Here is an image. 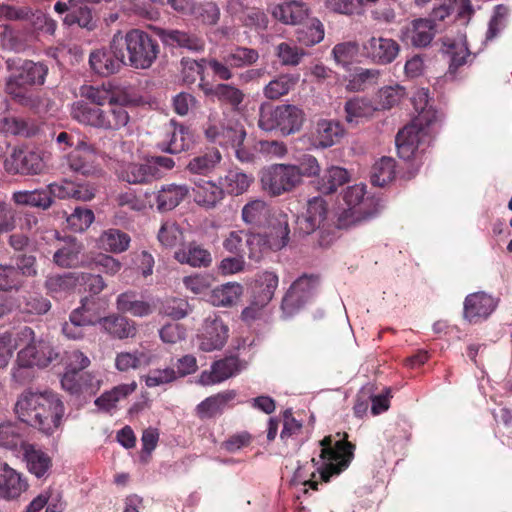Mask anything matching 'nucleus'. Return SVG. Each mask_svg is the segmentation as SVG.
<instances>
[{"label": "nucleus", "instance_id": "f257e3e1", "mask_svg": "<svg viewBox=\"0 0 512 512\" xmlns=\"http://www.w3.org/2000/svg\"><path fill=\"white\" fill-rule=\"evenodd\" d=\"M18 419L45 435H53L65 413L64 404L52 391H23L14 407Z\"/></svg>", "mask_w": 512, "mask_h": 512}, {"label": "nucleus", "instance_id": "f03ea898", "mask_svg": "<svg viewBox=\"0 0 512 512\" xmlns=\"http://www.w3.org/2000/svg\"><path fill=\"white\" fill-rule=\"evenodd\" d=\"M10 76L6 82V92L22 104H27L30 97L27 95V87L42 85L48 73V67L43 63H35L20 58L6 60Z\"/></svg>", "mask_w": 512, "mask_h": 512}, {"label": "nucleus", "instance_id": "7ed1b4c3", "mask_svg": "<svg viewBox=\"0 0 512 512\" xmlns=\"http://www.w3.org/2000/svg\"><path fill=\"white\" fill-rule=\"evenodd\" d=\"M123 52H127L126 65L137 70L149 69L157 60L160 47L155 39L141 29H131L125 34L116 32Z\"/></svg>", "mask_w": 512, "mask_h": 512}, {"label": "nucleus", "instance_id": "20e7f679", "mask_svg": "<svg viewBox=\"0 0 512 512\" xmlns=\"http://www.w3.org/2000/svg\"><path fill=\"white\" fill-rule=\"evenodd\" d=\"M306 121L304 110L294 104H280L273 108L260 107L258 126L266 132L277 131L282 136L298 133Z\"/></svg>", "mask_w": 512, "mask_h": 512}, {"label": "nucleus", "instance_id": "39448f33", "mask_svg": "<svg viewBox=\"0 0 512 512\" xmlns=\"http://www.w3.org/2000/svg\"><path fill=\"white\" fill-rule=\"evenodd\" d=\"M319 444L323 464L317 468V472L322 481L328 482L332 475L339 474L349 466L355 446L346 440H339L333 445L331 436L324 437Z\"/></svg>", "mask_w": 512, "mask_h": 512}, {"label": "nucleus", "instance_id": "423d86ee", "mask_svg": "<svg viewBox=\"0 0 512 512\" xmlns=\"http://www.w3.org/2000/svg\"><path fill=\"white\" fill-rule=\"evenodd\" d=\"M365 186L354 185L349 187L344 194L347 208L339 215L338 226L349 228L356 226L370 218L377 212L374 200L365 198Z\"/></svg>", "mask_w": 512, "mask_h": 512}, {"label": "nucleus", "instance_id": "0eeeda50", "mask_svg": "<svg viewBox=\"0 0 512 512\" xmlns=\"http://www.w3.org/2000/svg\"><path fill=\"white\" fill-rule=\"evenodd\" d=\"M258 59L259 53L256 49L245 46H233L223 52L221 59L202 58V61L207 62L215 77L222 81H228L233 78V69L252 66Z\"/></svg>", "mask_w": 512, "mask_h": 512}, {"label": "nucleus", "instance_id": "6e6552de", "mask_svg": "<svg viewBox=\"0 0 512 512\" xmlns=\"http://www.w3.org/2000/svg\"><path fill=\"white\" fill-rule=\"evenodd\" d=\"M261 183L263 189L271 196L289 193L301 184L294 164L271 165L263 171Z\"/></svg>", "mask_w": 512, "mask_h": 512}, {"label": "nucleus", "instance_id": "1a4fd4ad", "mask_svg": "<svg viewBox=\"0 0 512 512\" xmlns=\"http://www.w3.org/2000/svg\"><path fill=\"white\" fill-rule=\"evenodd\" d=\"M89 64L92 70L101 76H110L126 65V54L119 44L116 33L113 35L108 49L91 52Z\"/></svg>", "mask_w": 512, "mask_h": 512}, {"label": "nucleus", "instance_id": "9d476101", "mask_svg": "<svg viewBox=\"0 0 512 512\" xmlns=\"http://www.w3.org/2000/svg\"><path fill=\"white\" fill-rule=\"evenodd\" d=\"M319 279L313 275H303L295 280L282 300V310L287 316L298 312L314 295Z\"/></svg>", "mask_w": 512, "mask_h": 512}, {"label": "nucleus", "instance_id": "9b49d317", "mask_svg": "<svg viewBox=\"0 0 512 512\" xmlns=\"http://www.w3.org/2000/svg\"><path fill=\"white\" fill-rule=\"evenodd\" d=\"M319 279L313 275H303L295 280L282 300V310L287 316L298 312L314 295Z\"/></svg>", "mask_w": 512, "mask_h": 512}, {"label": "nucleus", "instance_id": "f8f14e48", "mask_svg": "<svg viewBox=\"0 0 512 512\" xmlns=\"http://www.w3.org/2000/svg\"><path fill=\"white\" fill-rule=\"evenodd\" d=\"M68 167L83 176H96L102 172L97 151L86 140L77 138L75 148L66 156Z\"/></svg>", "mask_w": 512, "mask_h": 512}, {"label": "nucleus", "instance_id": "ddd939ff", "mask_svg": "<svg viewBox=\"0 0 512 512\" xmlns=\"http://www.w3.org/2000/svg\"><path fill=\"white\" fill-rule=\"evenodd\" d=\"M425 117L427 114L415 117L410 124L397 133L395 143L400 158L410 160L416 155L419 144L426 135V129L430 127L425 125L423 121L427 119Z\"/></svg>", "mask_w": 512, "mask_h": 512}, {"label": "nucleus", "instance_id": "4468645a", "mask_svg": "<svg viewBox=\"0 0 512 512\" xmlns=\"http://www.w3.org/2000/svg\"><path fill=\"white\" fill-rule=\"evenodd\" d=\"M19 21L29 24L37 30L54 32L55 22L48 18L41 10L33 9L29 6L20 5H0V20Z\"/></svg>", "mask_w": 512, "mask_h": 512}, {"label": "nucleus", "instance_id": "2eb2a0df", "mask_svg": "<svg viewBox=\"0 0 512 512\" xmlns=\"http://www.w3.org/2000/svg\"><path fill=\"white\" fill-rule=\"evenodd\" d=\"M400 52L399 43L383 36L372 35L362 43V53L371 62L378 65L392 63Z\"/></svg>", "mask_w": 512, "mask_h": 512}, {"label": "nucleus", "instance_id": "dca6fc26", "mask_svg": "<svg viewBox=\"0 0 512 512\" xmlns=\"http://www.w3.org/2000/svg\"><path fill=\"white\" fill-rule=\"evenodd\" d=\"M4 168L9 174L35 175L44 168L39 152L15 148L4 160Z\"/></svg>", "mask_w": 512, "mask_h": 512}, {"label": "nucleus", "instance_id": "f3484780", "mask_svg": "<svg viewBox=\"0 0 512 512\" xmlns=\"http://www.w3.org/2000/svg\"><path fill=\"white\" fill-rule=\"evenodd\" d=\"M437 33V24L432 19L417 18L400 30V40L415 48L428 47Z\"/></svg>", "mask_w": 512, "mask_h": 512}, {"label": "nucleus", "instance_id": "a211bd4d", "mask_svg": "<svg viewBox=\"0 0 512 512\" xmlns=\"http://www.w3.org/2000/svg\"><path fill=\"white\" fill-rule=\"evenodd\" d=\"M29 343L18 353L22 361L31 362L34 367L45 368L60 359V352L50 342L43 339H34L31 336Z\"/></svg>", "mask_w": 512, "mask_h": 512}, {"label": "nucleus", "instance_id": "6ab92c4d", "mask_svg": "<svg viewBox=\"0 0 512 512\" xmlns=\"http://www.w3.org/2000/svg\"><path fill=\"white\" fill-rule=\"evenodd\" d=\"M85 246L75 237L60 240V246L53 255L54 263L61 268H79L86 266Z\"/></svg>", "mask_w": 512, "mask_h": 512}, {"label": "nucleus", "instance_id": "aec40b11", "mask_svg": "<svg viewBox=\"0 0 512 512\" xmlns=\"http://www.w3.org/2000/svg\"><path fill=\"white\" fill-rule=\"evenodd\" d=\"M499 299L480 291L469 294L464 301V318L469 322L487 319L498 306Z\"/></svg>", "mask_w": 512, "mask_h": 512}, {"label": "nucleus", "instance_id": "412c9836", "mask_svg": "<svg viewBox=\"0 0 512 512\" xmlns=\"http://www.w3.org/2000/svg\"><path fill=\"white\" fill-rule=\"evenodd\" d=\"M244 368L245 364L239 358L226 357L214 362L209 371H203L199 376V383L204 386L217 384L233 377Z\"/></svg>", "mask_w": 512, "mask_h": 512}, {"label": "nucleus", "instance_id": "4be33fe9", "mask_svg": "<svg viewBox=\"0 0 512 512\" xmlns=\"http://www.w3.org/2000/svg\"><path fill=\"white\" fill-rule=\"evenodd\" d=\"M192 143L189 129L171 120L165 126L164 138L158 143V147L163 152L177 154L188 150Z\"/></svg>", "mask_w": 512, "mask_h": 512}, {"label": "nucleus", "instance_id": "5701e85b", "mask_svg": "<svg viewBox=\"0 0 512 512\" xmlns=\"http://www.w3.org/2000/svg\"><path fill=\"white\" fill-rule=\"evenodd\" d=\"M228 327L219 318L205 320L199 335V348L204 352L220 350L228 339Z\"/></svg>", "mask_w": 512, "mask_h": 512}, {"label": "nucleus", "instance_id": "b1692460", "mask_svg": "<svg viewBox=\"0 0 512 512\" xmlns=\"http://www.w3.org/2000/svg\"><path fill=\"white\" fill-rule=\"evenodd\" d=\"M345 135L343 125L332 119H319L312 133L313 146L327 149L340 143Z\"/></svg>", "mask_w": 512, "mask_h": 512}, {"label": "nucleus", "instance_id": "393cba45", "mask_svg": "<svg viewBox=\"0 0 512 512\" xmlns=\"http://www.w3.org/2000/svg\"><path fill=\"white\" fill-rule=\"evenodd\" d=\"M154 33L160 38L166 46L185 48L192 52L204 50L205 43L202 38L177 29H164L153 27Z\"/></svg>", "mask_w": 512, "mask_h": 512}, {"label": "nucleus", "instance_id": "a878e982", "mask_svg": "<svg viewBox=\"0 0 512 512\" xmlns=\"http://www.w3.org/2000/svg\"><path fill=\"white\" fill-rule=\"evenodd\" d=\"M101 329L114 339L124 340L136 337L138 333L135 321L119 314H111L97 320Z\"/></svg>", "mask_w": 512, "mask_h": 512}, {"label": "nucleus", "instance_id": "bb28decb", "mask_svg": "<svg viewBox=\"0 0 512 512\" xmlns=\"http://www.w3.org/2000/svg\"><path fill=\"white\" fill-rule=\"evenodd\" d=\"M28 488V483L21 473L0 462V497L14 499L19 497Z\"/></svg>", "mask_w": 512, "mask_h": 512}, {"label": "nucleus", "instance_id": "cd10ccee", "mask_svg": "<svg viewBox=\"0 0 512 512\" xmlns=\"http://www.w3.org/2000/svg\"><path fill=\"white\" fill-rule=\"evenodd\" d=\"M263 234L271 251L276 252L286 247L290 234L288 215L282 211L275 212L269 221V231Z\"/></svg>", "mask_w": 512, "mask_h": 512}, {"label": "nucleus", "instance_id": "c85d7f7f", "mask_svg": "<svg viewBox=\"0 0 512 512\" xmlns=\"http://www.w3.org/2000/svg\"><path fill=\"white\" fill-rule=\"evenodd\" d=\"M174 258L180 264H186L193 268H207L212 263L210 251L194 241L176 250Z\"/></svg>", "mask_w": 512, "mask_h": 512}, {"label": "nucleus", "instance_id": "c756f323", "mask_svg": "<svg viewBox=\"0 0 512 512\" xmlns=\"http://www.w3.org/2000/svg\"><path fill=\"white\" fill-rule=\"evenodd\" d=\"M271 14L283 24L296 25L308 17L309 8L304 2L290 0L274 5Z\"/></svg>", "mask_w": 512, "mask_h": 512}, {"label": "nucleus", "instance_id": "7c9ffc66", "mask_svg": "<svg viewBox=\"0 0 512 512\" xmlns=\"http://www.w3.org/2000/svg\"><path fill=\"white\" fill-rule=\"evenodd\" d=\"M122 180L130 184H148L162 177V172L150 165L148 158L143 162H131L126 164L121 173Z\"/></svg>", "mask_w": 512, "mask_h": 512}, {"label": "nucleus", "instance_id": "2f4dec72", "mask_svg": "<svg viewBox=\"0 0 512 512\" xmlns=\"http://www.w3.org/2000/svg\"><path fill=\"white\" fill-rule=\"evenodd\" d=\"M32 335H34V331L27 326L0 335V369L8 365L14 351Z\"/></svg>", "mask_w": 512, "mask_h": 512}, {"label": "nucleus", "instance_id": "473e14b6", "mask_svg": "<svg viewBox=\"0 0 512 512\" xmlns=\"http://www.w3.org/2000/svg\"><path fill=\"white\" fill-rule=\"evenodd\" d=\"M199 88L207 97H212L221 103L230 105L232 108L237 109L244 100V93L237 87L219 83L214 86L208 83L199 84Z\"/></svg>", "mask_w": 512, "mask_h": 512}, {"label": "nucleus", "instance_id": "72a5a7b5", "mask_svg": "<svg viewBox=\"0 0 512 512\" xmlns=\"http://www.w3.org/2000/svg\"><path fill=\"white\" fill-rule=\"evenodd\" d=\"M130 242L129 234L117 228H109L100 233L96 245L107 253L120 254L129 249Z\"/></svg>", "mask_w": 512, "mask_h": 512}, {"label": "nucleus", "instance_id": "f704fd0d", "mask_svg": "<svg viewBox=\"0 0 512 512\" xmlns=\"http://www.w3.org/2000/svg\"><path fill=\"white\" fill-rule=\"evenodd\" d=\"M100 114L98 129L117 131L125 127L130 121L128 111L117 99L114 100V104H109L107 109L100 108Z\"/></svg>", "mask_w": 512, "mask_h": 512}, {"label": "nucleus", "instance_id": "c9c22d12", "mask_svg": "<svg viewBox=\"0 0 512 512\" xmlns=\"http://www.w3.org/2000/svg\"><path fill=\"white\" fill-rule=\"evenodd\" d=\"M189 189L186 185L168 184L155 194L156 207L160 212H166L177 207L188 195Z\"/></svg>", "mask_w": 512, "mask_h": 512}, {"label": "nucleus", "instance_id": "e433bc0d", "mask_svg": "<svg viewBox=\"0 0 512 512\" xmlns=\"http://www.w3.org/2000/svg\"><path fill=\"white\" fill-rule=\"evenodd\" d=\"M194 201L206 209L215 208L224 198L223 189L212 181H199L193 188Z\"/></svg>", "mask_w": 512, "mask_h": 512}, {"label": "nucleus", "instance_id": "4c0bfd02", "mask_svg": "<svg viewBox=\"0 0 512 512\" xmlns=\"http://www.w3.org/2000/svg\"><path fill=\"white\" fill-rule=\"evenodd\" d=\"M23 450L28 470L37 478L46 477L52 467L51 457L32 444H26Z\"/></svg>", "mask_w": 512, "mask_h": 512}, {"label": "nucleus", "instance_id": "58836bf2", "mask_svg": "<svg viewBox=\"0 0 512 512\" xmlns=\"http://www.w3.org/2000/svg\"><path fill=\"white\" fill-rule=\"evenodd\" d=\"M235 396L236 393L234 391H225L210 396L197 405L196 413L201 419L213 418L221 414L228 402L233 400Z\"/></svg>", "mask_w": 512, "mask_h": 512}, {"label": "nucleus", "instance_id": "ea45409f", "mask_svg": "<svg viewBox=\"0 0 512 512\" xmlns=\"http://www.w3.org/2000/svg\"><path fill=\"white\" fill-rule=\"evenodd\" d=\"M243 294V286L236 282H229L214 288L209 301L217 307H230L235 305Z\"/></svg>", "mask_w": 512, "mask_h": 512}, {"label": "nucleus", "instance_id": "a19ab883", "mask_svg": "<svg viewBox=\"0 0 512 512\" xmlns=\"http://www.w3.org/2000/svg\"><path fill=\"white\" fill-rule=\"evenodd\" d=\"M271 215L269 205L261 199H254L246 203L241 212V218L247 225L261 227L268 222Z\"/></svg>", "mask_w": 512, "mask_h": 512}, {"label": "nucleus", "instance_id": "79ce46f5", "mask_svg": "<svg viewBox=\"0 0 512 512\" xmlns=\"http://www.w3.org/2000/svg\"><path fill=\"white\" fill-rule=\"evenodd\" d=\"M252 181V175H248L239 169H231L224 177L219 178V185L223 189V193L227 192L238 196L248 190Z\"/></svg>", "mask_w": 512, "mask_h": 512}, {"label": "nucleus", "instance_id": "37998d69", "mask_svg": "<svg viewBox=\"0 0 512 512\" xmlns=\"http://www.w3.org/2000/svg\"><path fill=\"white\" fill-rule=\"evenodd\" d=\"M116 308L121 313H130L135 317H145L152 313V307L148 302L138 300L136 293L126 291L118 295Z\"/></svg>", "mask_w": 512, "mask_h": 512}, {"label": "nucleus", "instance_id": "c03bdc74", "mask_svg": "<svg viewBox=\"0 0 512 512\" xmlns=\"http://www.w3.org/2000/svg\"><path fill=\"white\" fill-rule=\"evenodd\" d=\"M222 155L217 149L195 156L186 165V170L195 175L207 176L220 164Z\"/></svg>", "mask_w": 512, "mask_h": 512}, {"label": "nucleus", "instance_id": "a18cd8bd", "mask_svg": "<svg viewBox=\"0 0 512 512\" xmlns=\"http://www.w3.org/2000/svg\"><path fill=\"white\" fill-rule=\"evenodd\" d=\"M350 180L349 172L339 166L327 168L318 181V190L326 195L332 194Z\"/></svg>", "mask_w": 512, "mask_h": 512}, {"label": "nucleus", "instance_id": "49530a36", "mask_svg": "<svg viewBox=\"0 0 512 512\" xmlns=\"http://www.w3.org/2000/svg\"><path fill=\"white\" fill-rule=\"evenodd\" d=\"M26 445L23 437L22 427L12 421L0 424V447L11 451L24 448Z\"/></svg>", "mask_w": 512, "mask_h": 512}, {"label": "nucleus", "instance_id": "de8ad7c7", "mask_svg": "<svg viewBox=\"0 0 512 512\" xmlns=\"http://www.w3.org/2000/svg\"><path fill=\"white\" fill-rule=\"evenodd\" d=\"M279 278L273 271H263L257 275L254 295L259 297L260 305H268L278 287Z\"/></svg>", "mask_w": 512, "mask_h": 512}, {"label": "nucleus", "instance_id": "09e8293b", "mask_svg": "<svg viewBox=\"0 0 512 512\" xmlns=\"http://www.w3.org/2000/svg\"><path fill=\"white\" fill-rule=\"evenodd\" d=\"M137 388V383L132 381L127 384H120L113 387L111 390L104 392L100 397L95 400L96 406L105 411H109L116 406V404L126 399Z\"/></svg>", "mask_w": 512, "mask_h": 512}, {"label": "nucleus", "instance_id": "8fccbe9b", "mask_svg": "<svg viewBox=\"0 0 512 512\" xmlns=\"http://www.w3.org/2000/svg\"><path fill=\"white\" fill-rule=\"evenodd\" d=\"M298 80V76L281 74L263 88V94L269 100H278L287 95L295 87Z\"/></svg>", "mask_w": 512, "mask_h": 512}, {"label": "nucleus", "instance_id": "3c124183", "mask_svg": "<svg viewBox=\"0 0 512 512\" xmlns=\"http://www.w3.org/2000/svg\"><path fill=\"white\" fill-rule=\"evenodd\" d=\"M12 199L18 205H26L41 209H48L52 205V197L47 191H17L13 193Z\"/></svg>", "mask_w": 512, "mask_h": 512}, {"label": "nucleus", "instance_id": "603ef678", "mask_svg": "<svg viewBox=\"0 0 512 512\" xmlns=\"http://www.w3.org/2000/svg\"><path fill=\"white\" fill-rule=\"evenodd\" d=\"M396 162L391 157H382L372 167L371 181L373 185L383 187L395 178Z\"/></svg>", "mask_w": 512, "mask_h": 512}, {"label": "nucleus", "instance_id": "864d4df0", "mask_svg": "<svg viewBox=\"0 0 512 512\" xmlns=\"http://www.w3.org/2000/svg\"><path fill=\"white\" fill-rule=\"evenodd\" d=\"M70 115L73 120L86 126L98 127L100 108L92 107L88 103L80 100L72 104Z\"/></svg>", "mask_w": 512, "mask_h": 512}, {"label": "nucleus", "instance_id": "5fc2aeb1", "mask_svg": "<svg viewBox=\"0 0 512 512\" xmlns=\"http://www.w3.org/2000/svg\"><path fill=\"white\" fill-rule=\"evenodd\" d=\"M412 102L415 110L418 112L416 117L427 114L426 118L428 119L423 120L426 126H432L440 119L439 113L429 104L428 89L421 88L417 90L412 97Z\"/></svg>", "mask_w": 512, "mask_h": 512}, {"label": "nucleus", "instance_id": "6e6d98bb", "mask_svg": "<svg viewBox=\"0 0 512 512\" xmlns=\"http://www.w3.org/2000/svg\"><path fill=\"white\" fill-rule=\"evenodd\" d=\"M80 95L98 106H103L106 103L114 104V100L117 99L110 88L105 85H83L80 88Z\"/></svg>", "mask_w": 512, "mask_h": 512}, {"label": "nucleus", "instance_id": "4d7b16f0", "mask_svg": "<svg viewBox=\"0 0 512 512\" xmlns=\"http://www.w3.org/2000/svg\"><path fill=\"white\" fill-rule=\"evenodd\" d=\"M246 131L237 121H227L222 136L217 135L216 140L221 146L238 147L243 145Z\"/></svg>", "mask_w": 512, "mask_h": 512}, {"label": "nucleus", "instance_id": "13d9d810", "mask_svg": "<svg viewBox=\"0 0 512 512\" xmlns=\"http://www.w3.org/2000/svg\"><path fill=\"white\" fill-rule=\"evenodd\" d=\"M191 15L203 25L214 26L220 19V9L214 2L195 3Z\"/></svg>", "mask_w": 512, "mask_h": 512}, {"label": "nucleus", "instance_id": "bf43d9fd", "mask_svg": "<svg viewBox=\"0 0 512 512\" xmlns=\"http://www.w3.org/2000/svg\"><path fill=\"white\" fill-rule=\"evenodd\" d=\"M346 121L348 123L358 122L360 118L372 116L374 107L366 100L353 98L345 103Z\"/></svg>", "mask_w": 512, "mask_h": 512}, {"label": "nucleus", "instance_id": "052dcab7", "mask_svg": "<svg viewBox=\"0 0 512 512\" xmlns=\"http://www.w3.org/2000/svg\"><path fill=\"white\" fill-rule=\"evenodd\" d=\"M296 38L299 43L305 46L318 44L324 38V28L322 23L317 19L312 20L309 25L297 30Z\"/></svg>", "mask_w": 512, "mask_h": 512}, {"label": "nucleus", "instance_id": "680f3d73", "mask_svg": "<svg viewBox=\"0 0 512 512\" xmlns=\"http://www.w3.org/2000/svg\"><path fill=\"white\" fill-rule=\"evenodd\" d=\"M157 238L162 246L173 248L182 243L184 235L176 222L167 221L161 225Z\"/></svg>", "mask_w": 512, "mask_h": 512}, {"label": "nucleus", "instance_id": "e2e57ef3", "mask_svg": "<svg viewBox=\"0 0 512 512\" xmlns=\"http://www.w3.org/2000/svg\"><path fill=\"white\" fill-rule=\"evenodd\" d=\"M78 273L49 276L45 281L48 292L58 294L73 289L77 285Z\"/></svg>", "mask_w": 512, "mask_h": 512}, {"label": "nucleus", "instance_id": "0e129e2a", "mask_svg": "<svg viewBox=\"0 0 512 512\" xmlns=\"http://www.w3.org/2000/svg\"><path fill=\"white\" fill-rule=\"evenodd\" d=\"M246 247L248 249V258L255 262H259L271 251L270 248H268L266 237L262 233H248Z\"/></svg>", "mask_w": 512, "mask_h": 512}, {"label": "nucleus", "instance_id": "69168bd1", "mask_svg": "<svg viewBox=\"0 0 512 512\" xmlns=\"http://www.w3.org/2000/svg\"><path fill=\"white\" fill-rule=\"evenodd\" d=\"M65 22L69 25L78 24L82 28L91 30L95 26L91 9L87 5H79L76 3L73 9L66 15Z\"/></svg>", "mask_w": 512, "mask_h": 512}, {"label": "nucleus", "instance_id": "338daca9", "mask_svg": "<svg viewBox=\"0 0 512 512\" xmlns=\"http://www.w3.org/2000/svg\"><path fill=\"white\" fill-rule=\"evenodd\" d=\"M24 282L16 266L0 265L1 290H19L24 285Z\"/></svg>", "mask_w": 512, "mask_h": 512}, {"label": "nucleus", "instance_id": "774afa93", "mask_svg": "<svg viewBox=\"0 0 512 512\" xmlns=\"http://www.w3.org/2000/svg\"><path fill=\"white\" fill-rule=\"evenodd\" d=\"M68 226L75 232L86 230L94 221V213L90 209L77 207L67 216Z\"/></svg>", "mask_w": 512, "mask_h": 512}]
</instances>
